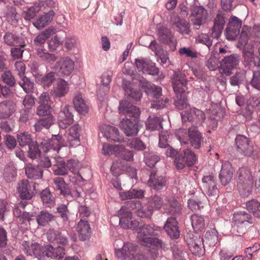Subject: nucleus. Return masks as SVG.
Instances as JSON below:
<instances>
[{
    "label": "nucleus",
    "instance_id": "f257e3e1",
    "mask_svg": "<svg viewBox=\"0 0 260 260\" xmlns=\"http://www.w3.org/2000/svg\"><path fill=\"white\" fill-rule=\"evenodd\" d=\"M160 231V228L153 224L144 225L140 228L138 232V238L141 244L146 246L162 247V242L161 240L149 236L156 235L157 232Z\"/></svg>",
    "mask_w": 260,
    "mask_h": 260
},
{
    "label": "nucleus",
    "instance_id": "f03ea898",
    "mask_svg": "<svg viewBox=\"0 0 260 260\" xmlns=\"http://www.w3.org/2000/svg\"><path fill=\"white\" fill-rule=\"evenodd\" d=\"M237 187L240 192L244 195L249 194L252 191L253 176L250 169L243 166L237 172Z\"/></svg>",
    "mask_w": 260,
    "mask_h": 260
},
{
    "label": "nucleus",
    "instance_id": "7ed1b4c3",
    "mask_svg": "<svg viewBox=\"0 0 260 260\" xmlns=\"http://www.w3.org/2000/svg\"><path fill=\"white\" fill-rule=\"evenodd\" d=\"M222 58L219 61V70L221 74L226 76L232 74V71L236 69L240 62V56L236 54L222 56Z\"/></svg>",
    "mask_w": 260,
    "mask_h": 260
},
{
    "label": "nucleus",
    "instance_id": "20e7f679",
    "mask_svg": "<svg viewBox=\"0 0 260 260\" xmlns=\"http://www.w3.org/2000/svg\"><path fill=\"white\" fill-rule=\"evenodd\" d=\"M236 150L240 155L252 157L254 153L253 146L250 140L244 135H238L235 138Z\"/></svg>",
    "mask_w": 260,
    "mask_h": 260
},
{
    "label": "nucleus",
    "instance_id": "39448f33",
    "mask_svg": "<svg viewBox=\"0 0 260 260\" xmlns=\"http://www.w3.org/2000/svg\"><path fill=\"white\" fill-rule=\"evenodd\" d=\"M190 20L194 25L200 26L205 23L208 17L207 10L196 3L190 6Z\"/></svg>",
    "mask_w": 260,
    "mask_h": 260
},
{
    "label": "nucleus",
    "instance_id": "423d86ee",
    "mask_svg": "<svg viewBox=\"0 0 260 260\" xmlns=\"http://www.w3.org/2000/svg\"><path fill=\"white\" fill-rule=\"evenodd\" d=\"M181 116L183 122H192L199 125H202L206 119L204 112L196 108L182 112Z\"/></svg>",
    "mask_w": 260,
    "mask_h": 260
},
{
    "label": "nucleus",
    "instance_id": "0eeeda50",
    "mask_svg": "<svg viewBox=\"0 0 260 260\" xmlns=\"http://www.w3.org/2000/svg\"><path fill=\"white\" fill-rule=\"evenodd\" d=\"M196 161L197 157L194 153L189 149H185L182 153L176 157L175 164L178 170H182L186 166L193 165Z\"/></svg>",
    "mask_w": 260,
    "mask_h": 260
},
{
    "label": "nucleus",
    "instance_id": "6e6552de",
    "mask_svg": "<svg viewBox=\"0 0 260 260\" xmlns=\"http://www.w3.org/2000/svg\"><path fill=\"white\" fill-rule=\"evenodd\" d=\"M227 20L226 14L218 10L213 19V26L211 29V36L218 39L223 30Z\"/></svg>",
    "mask_w": 260,
    "mask_h": 260
},
{
    "label": "nucleus",
    "instance_id": "1a4fd4ad",
    "mask_svg": "<svg viewBox=\"0 0 260 260\" xmlns=\"http://www.w3.org/2000/svg\"><path fill=\"white\" fill-rule=\"evenodd\" d=\"M75 68V62L70 57H62L57 61L54 67V69L60 74V76L67 77L73 72Z\"/></svg>",
    "mask_w": 260,
    "mask_h": 260
},
{
    "label": "nucleus",
    "instance_id": "9d476101",
    "mask_svg": "<svg viewBox=\"0 0 260 260\" xmlns=\"http://www.w3.org/2000/svg\"><path fill=\"white\" fill-rule=\"evenodd\" d=\"M135 62L138 70L143 74L156 75L158 73L155 63L149 58L141 57L136 58Z\"/></svg>",
    "mask_w": 260,
    "mask_h": 260
},
{
    "label": "nucleus",
    "instance_id": "9b49d317",
    "mask_svg": "<svg viewBox=\"0 0 260 260\" xmlns=\"http://www.w3.org/2000/svg\"><path fill=\"white\" fill-rule=\"evenodd\" d=\"M172 85L176 94L184 93L187 89V80L185 75L180 72H175Z\"/></svg>",
    "mask_w": 260,
    "mask_h": 260
},
{
    "label": "nucleus",
    "instance_id": "f8f14e48",
    "mask_svg": "<svg viewBox=\"0 0 260 260\" xmlns=\"http://www.w3.org/2000/svg\"><path fill=\"white\" fill-rule=\"evenodd\" d=\"M70 108L69 105L61 106V110L58 113V123L59 127L62 129L66 128L74 121L73 115L70 112Z\"/></svg>",
    "mask_w": 260,
    "mask_h": 260
},
{
    "label": "nucleus",
    "instance_id": "ddd939ff",
    "mask_svg": "<svg viewBox=\"0 0 260 260\" xmlns=\"http://www.w3.org/2000/svg\"><path fill=\"white\" fill-rule=\"evenodd\" d=\"M137 252V246L131 242L124 243L121 249H115V254L118 258L123 260H130Z\"/></svg>",
    "mask_w": 260,
    "mask_h": 260
},
{
    "label": "nucleus",
    "instance_id": "4468645a",
    "mask_svg": "<svg viewBox=\"0 0 260 260\" xmlns=\"http://www.w3.org/2000/svg\"><path fill=\"white\" fill-rule=\"evenodd\" d=\"M118 215L121 217L119 219V224L123 229H132L137 226V222L132 217L131 211L126 207H122L118 212Z\"/></svg>",
    "mask_w": 260,
    "mask_h": 260
},
{
    "label": "nucleus",
    "instance_id": "2eb2a0df",
    "mask_svg": "<svg viewBox=\"0 0 260 260\" xmlns=\"http://www.w3.org/2000/svg\"><path fill=\"white\" fill-rule=\"evenodd\" d=\"M149 178L148 180V185L151 188L159 190L162 189L166 185V180L164 176L157 173L155 169L149 172Z\"/></svg>",
    "mask_w": 260,
    "mask_h": 260
},
{
    "label": "nucleus",
    "instance_id": "dca6fc26",
    "mask_svg": "<svg viewBox=\"0 0 260 260\" xmlns=\"http://www.w3.org/2000/svg\"><path fill=\"white\" fill-rule=\"evenodd\" d=\"M163 208L165 213L173 216L172 217H175V218L181 214L182 210L181 204L174 198L166 199Z\"/></svg>",
    "mask_w": 260,
    "mask_h": 260
},
{
    "label": "nucleus",
    "instance_id": "f3484780",
    "mask_svg": "<svg viewBox=\"0 0 260 260\" xmlns=\"http://www.w3.org/2000/svg\"><path fill=\"white\" fill-rule=\"evenodd\" d=\"M100 131L103 136L109 141L120 142L122 138L119 135L118 129L108 124H102L100 126Z\"/></svg>",
    "mask_w": 260,
    "mask_h": 260
},
{
    "label": "nucleus",
    "instance_id": "a211bd4d",
    "mask_svg": "<svg viewBox=\"0 0 260 260\" xmlns=\"http://www.w3.org/2000/svg\"><path fill=\"white\" fill-rule=\"evenodd\" d=\"M69 91V85L67 81L62 79H58L56 84L50 91L53 98H60L64 96Z\"/></svg>",
    "mask_w": 260,
    "mask_h": 260
},
{
    "label": "nucleus",
    "instance_id": "6ab92c4d",
    "mask_svg": "<svg viewBox=\"0 0 260 260\" xmlns=\"http://www.w3.org/2000/svg\"><path fill=\"white\" fill-rule=\"evenodd\" d=\"M187 243L190 251L193 255L199 256L203 255L204 253V242L200 237L193 236L192 238L187 237Z\"/></svg>",
    "mask_w": 260,
    "mask_h": 260
},
{
    "label": "nucleus",
    "instance_id": "aec40b11",
    "mask_svg": "<svg viewBox=\"0 0 260 260\" xmlns=\"http://www.w3.org/2000/svg\"><path fill=\"white\" fill-rule=\"evenodd\" d=\"M158 37L161 42L169 44L171 50H175L177 42L169 28L165 26L160 27L158 30Z\"/></svg>",
    "mask_w": 260,
    "mask_h": 260
},
{
    "label": "nucleus",
    "instance_id": "412c9836",
    "mask_svg": "<svg viewBox=\"0 0 260 260\" xmlns=\"http://www.w3.org/2000/svg\"><path fill=\"white\" fill-rule=\"evenodd\" d=\"M139 81L140 86L148 95H150L156 99H158L161 95L160 87L148 82L142 77L139 78Z\"/></svg>",
    "mask_w": 260,
    "mask_h": 260
},
{
    "label": "nucleus",
    "instance_id": "4be33fe9",
    "mask_svg": "<svg viewBox=\"0 0 260 260\" xmlns=\"http://www.w3.org/2000/svg\"><path fill=\"white\" fill-rule=\"evenodd\" d=\"M118 110L120 114L125 115L129 117L137 118L140 114L139 108L126 100H122L120 102Z\"/></svg>",
    "mask_w": 260,
    "mask_h": 260
},
{
    "label": "nucleus",
    "instance_id": "5701e85b",
    "mask_svg": "<svg viewBox=\"0 0 260 260\" xmlns=\"http://www.w3.org/2000/svg\"><path fill=\"white\" fill-rule=\"evenodd\" d=\"M17 191L19 197L22 200H30L35 194L29 182L26 179L18 182Z\"/></svg>",
    "mask_w": 260,
    "mask_h": 260
},
{
    "label": "nucleus",
    "instance_id": "b1692460",
    "mask_svg": "<svg viewBox=\"0 0 260 260\" xmlns=\"http://www.w3.org/2000/svg\"><path fill=\"white\" fill-rule=\"evenodd\" d=\"M202 181L207 194L209 197H216L218 194L216 178L212 175H205L203 177Z\"/></svg>",
    "mask_w": 260,
    "mask_h": 260
},
{
    "label": "nucleus",
    "instance_id": "393cba45",
    "mask_svg": "<svg viewBox=\"0 0 260 260\" xmlns=\"http://www.w3.org/2000/svg\"><path fill=\"white\" fill-rule=\"evenodd\" d=\"M119 125L127 136H136L139 132L138 122L136 120L132 121L127 118L123 119Z\"/></svg>",
    "mask_w": 260,
    "mask_h": 260
},
{
    "label": "nucleus",
    "instance_id": "a878e982",
    "mask_svg": "<svg viewBox=\"0 0 260 260\" xmlns=\"http://www.w3.org/2000/svg\"><path fill=\"white\" fill-rule=\"evenodd\" d=\"M16 104L12 100H6L0 103V119L9 118L15 111Z\"/></svg>",
    "mask_w": 260,
    "mask_h": 260
},
{
    "label": "nucleus",
    "instance_id": "bb28decb",
    "mask_svg": "<svg viewBox=\"0 0 260 260\" xmlns=\"http://www.w3.org/2000/svg\"><path fill=\"white\" fill-rule=\"evenodd\" d=\"M47 239L52 243L66 245L68 244L69 240L66 231H50L47 234Z\"/></svg>",
    "mask_w": 260,
    "mask_h": 260
},
{
    "label": "nucleus",
    "instance_id": "cd10ccee",
    "mask_svg": "<svg viewBox=\"0 0 260 260\" xmlns=\"http://www.w3.org/2000/svg\"><path fill=\"white\" fill-rule=\"evenodd\" d=\"M164 229L172 239H176L180 236V231L175 217L168 218L164 225Z\"/></svg>",
    "mask_w": 260,
    "mask_h": 260
},
{
    "label": "nucleus",
    "instance_id": "c85d7f7f",
    "mask_svg": "<svg viewBox=\"0 0 260 260\" xmlns=\"http://www.w3.org/2000/svg\"><path fill=\"white\" fill-rule=\"evenodd\" d=\"M45 256L55 259H61L65 255V249L63 246H58L54 248L51 245L47 244L45 246Z\"/></svg>",
    "mask_w": 260,
    "mask_h": 260
},
{
    "label": "nucleus",
    "instance_id": "c756f323",
    "mask_svg": "<svg viewBox=\"0 0 260 260\" xmlns=\"http://www.w3.org/2000/svg\"><path fill=\"white\" fill-rule=\"evenodd\" d=\"M4 42L9 46L24 47L26 45L23 37L16 34L7 32L4 36Z\"/></svg>",
    "mask_w": 260,
    "mask_h": 260
},
{
    "label": "nucleus",
    "instance_id": "7c9ffc66",
    "mask_svg": "<svg viewBox=\"0 0 260 260\" xmlns=\"http://www.w3.org/2000/svg\"><path fill=\"white\" fill-rule=\"evenodd\" d=\"M188 136L191 146L196 149L200 148L202 141V136L196 126H191L188 128Z\"/></svg>",
    "mask_w": 260,
    "mask_h": 260
},
{
    "label": "nucleus",
    "instance_id": "2f4dec72",
    "mask_svg": "<svg viewBox=\"0 0 260 260\" xmlns=\"http://www.w3.org/2000/svg\"><path fill=\"white\" fill-rule=\"evenodd\" d=\"M233 175V169L229 162L224 163L222 165L219 178L223 185H227L232 180Z\"/></svg>",
    "mask_w": 260,
    "mask_h": 260
},
{
    "label": "nucleus",
    "instance_id": "473e14b6",
    "mask_svg": "<svg viewBox=\"0 0 260 260\" xmlns=\"http://www.w3.org/2000/svg\"><path fill=\"white\" fill-rule=\"evenodd\" d=\"M80 127L78 124L72 126L69 129L67 142L70 146H76L80 144Z\"/></svg>",
    "mask_w": 260,
    "mask_h": 260
},
{
    "label": "nucleus",
    "instance_id": "72a5a7b5",
    "mask_svg": "<svg viewBox=\"0 0 260 260\" xmlns=\"http://www.w3.org/2000/svg\"><path fill=\"white\" fill-rule=\"evenodd\" d=\"M25 172L27 177L30 179H39L43 176V170L39 165L28 164L25 168Z\"/></svg>",
    "mask_w": 260,
    "mask_h": 260
},
{
    "label": "nucleus",
    "instance_id": "f704fd0d",
    "mask_svg": "<svg viewBox=\"0 0 260 260\" xmlns=\"http://www.w3.org/2000/svg\"><path fill=\"white\" fill-rule=\"evenodd\" d=\"M122 86L124 90L125 94H127L129 97L135 99L136 101L140 100L142 96V92L133 88V84L126 80H122Z\"/></svg>",
    "mask_w": 260,
    "mask_h": 260
},
{
    "label": "nucleus",
    "instance_id": "c9c22d12",
    "mask_svg": "<svg viewBox=\"0 0 260 260\" xmlns=\"http://www.w3.org/2000/svg\"><path fill=\"white\" fill-rule=\"evenodd\" d=\"M54 15V13L53 11L45 13L33 22V25L38 29H42L52 21Z\"/></svg>",
    "mask_w": 260,
    "mask_h": 260
},
{
    "label": "nucleus",
    "instance_id": "e433bc0d",
    "mask_svg": "<svg viewBox=\"0 0 260 260\" xmlns=\"http://www.w3.org/2000/svg\"><path fill=\"white\" fill-rule=\"evenodd\" d=\"M233 221L234 223L238 225L242 224L248 225L253 223V219L251 216L245 211L235 213L233 215Z\"/></svg>",
    "mask_w": 260,
    "mask_h": 260
},
{
    "label": "nucleus",
    "instance_id": "4c0bfd02",
    "mask_svg": "<svg viewBox=\"0 0 260 260\" xmlns=\"http://www.w3.org/2000/svg\"><path fill=\"white\" fill-rule=\"evenodd\" d=\"M77 230L79 238L82 241L86 240L90 236V227L86 220L81 219L77 224Z\"/></svg>",
    "mask_w": 260,
    "mask_h": 260
},
{
    "label": "nucleus",
    "instance_id": "58836bf2",
    "mask_svg": "<svg viewBox=\"0 0 260 260\" xmlns=\"http://www.w3.org/2000/svg\"><path fill=\"white\" fill-rule=\"evenodd\" d=\"M73 104L77 111L82 114H85L88 112V108L82 95L76 93L73 99Z\"/></svg>",
    "mask_w": 260,
    "mask_h": 260
},
{
    "label": "nucleus",
    "instance_id": "ea45409f",
    "mask_svg": "<svg viewBox=\"0 0 260 260\" xmlns=\"http://www.w3.org/2000/svg\"><path fill=\"white\" fill-rule=\"evenodd\" d=\"M55 219V216L47 210L41 211L38 214L36 221L38 224L42 226H45L50 222Z\"/></svg>",
    "mask_w": 260,
    "mask_h": 260
},
{
    "label": "nucleus",
    "instance_id": "a19ab883",
    "mask_svg": "<svg viewBox=\"0 0 260 260\" xmlns=\"http://www.w3.org/2000/svg\"><path fill=\"white\" fill-rule=\"evenodd\" d=\"M4 17L12 25H16L19 21L20 16L16 9L12 6H7L4 12Z\"/></svg>",
    "mask_w": 260,
    "mask_h": 260
},
{
    "label": "nucleus",
    "instance_id": "79ce46f5",
    "mask_svg": "<svg viewBox=\"0 0 260 260\" xmlns=\"http://www.w3.org/2000/svg\"><path fill=\"white\" fill-rule=\"evenodd\" d=\"M203 242L210 247L215 246L219 242L218 233L217 230L215 229L208 230L205 234Z\"/></svg>",
    "mask_w": 260,
    "mask_h": 260
},
{
    "label": "nucleus",
    "instance_id": "37998d69",
    "mask_svg": "<svg viewBox=\"0 0 260 260\" xmlns=\"http://www.w3.org/2000/svg\"><path fill=\"white\" fill-rule=\"evenodd\" d=\"M253 53L254 50L252 48L249 51H245L244 52V63L245 67L251 64L257 67H260V58L258 59V57H255Z\"/></svg>",
    "mask_w": 260,
    "mask_h": 260
},
{
    "label": "nucleus",
    "instance_id": "c03bdc74",
    "mask_svg": "<svg viewBox=\"0 0 260 260\" xmlns=\"http://www.w3.org/2000/svg\"><path fill=\"white\" fill-rule=\"evenodd\" d=\"M55 119L52 115H48L47 116L38 120L34 125L36 131H40L43 127L49 128L54 123Z\"/></svg>",
    "mask_w": 260,
    "mask_h": 260
},
{
    "label": "nucleus",
    "instance_id": "a18cd8bd",
    "mask_svg": "<svg viewBox=\"0 0 260 260\" xmlns=\"http://www.w3.org/2000/svg\"><path fill=\"white\" fill-rule=\"evenodd\" d=\"M147 128L151 131L162 129V119L154 115L150 116L146 122Z\"/></svg>",
    "mask_w": 260,
    "mask_h": 260
},
{
    "label": "nucleus",
    "instance_id": "49530a36",
    "mask_svg": "<svg viewBox=\"0 0 260 260\" xmlns=\"http://www.w3.org/2000/svg\"><path fill=\"white\" fill-rule=\"evenodd\" d=\"M119 196L122 200L139 199L143 197L144 191L142 189H131L128 191L120 192Z\"/></svg>",
    "mask_w": 260,
    "mask_h": 260
},
{
    "label": "nucleus",
    "instance_id": "de8ad7c7",
    "mask_svg": "<svg viewBox=\"0 0 260 260\" xmlns=\"http://www.w3.org/2000/svg\"><path fill=\"white\" fill-rule=\"evenodd\" d=\"M40 198L43 204L46 207H50L55 203V196L48 188L43 190L40 193Z\"/></svg>",
    "mask_w": 260,
    "mask_h": 260
},
{
    "label": "nucleus",
    "instance_id": "09e8293b",
    "mask_svg": "<svg viewBox=\"0 0 260 260\" xmlns=\"http://www.w3.org/2000/svg\"><path fill=\"white\" fill-rule=\"evenodd\" d=\"M48 145L53 150L58 151L61 147L66 145V143L62 136L58 134L52 136Z\"/></svg>",
    "mask_w": 260,
    "mask_h": 260
},
{
    "label": "nucleus",
    "instance_id": "8fccbe9b",
    "mask_svg": "<svg viewBox=\"0 0 260 260\" xmlns=\"http://www.w3.org/2000/svg\"><path fill=\"white\" fill-rule=\"evenodd\" d=\"M53 181L56 189L60 191L61 194L66 196L71 193L68 185L65 183L62 178L56 177L53 179Z\"/></svg>",
    "mask_w": 260,
    "mask_h": 260
},
{
    "label": "nucleus",
    "instance_id": "3c124183",
    "mask_svg": "<svg viewBox=\"0 0 260 260\" xmlns=\"http://www.w3.org/2000/svg\"><path fill=\"white\" fill-rule=\"evenodd\" d=\"M37 54L42 60L52 64L57 59V57L54 54L48 53L45 49L39 48L37 51Z\"/></svg>",
    "mask_w": 260,
    "mask_h": 260
},
{
    "label": "nucleus",
    "instance_id": "603ef678",
    "mask_svg": "<svg viewBox=\"0 0 260 260\" xmlns=\"http://www.w3.org/2000/svg\"><path fill=\"white\" fill-rule=\"evenodd\" d=\"M191 225L196 232L202 231L205 227V221L203 217L197 214H193L190 217Z\"/></svg>",
    "mask_w": 260,
    "mask_h": 260
},
{
    "label": "nucleus",
    "instance_id": "864d4df0",
    "mask_svg": "<svg viewBox=\"0 0 260 260\" xmlns=\"http://www.w3.org/2000/svg\"><path fill=\"white\" fill-rule=\"evenodd\" d=\"M53 29L48 28L40 33L34 39V45L37 46H40L43 45L46 40L50 36Z\"/></svg>",
    "mask_w": 260,
    "mask_h": 260
},
{
    "label": "nucleus",
    "instance_id": "5fc2aeb1",
    "mask_svg": "<svg viewBox=\"0 0 260 260\" xmlns=\"http://www.w3.org/2000/svg\"><path fill=\"white\" fill-rule=\"evenodd\" d=\"M17 141L19 145L23 147L26 146H29L31 144L32 141L31 135L27 132L20 133L17 135Z\"/></svg>",
    "mask_w": 260,
    "mask_h": 260
},
{
    "label": "nucleus",
    "instance_id": "6e6d98bb",
    "mask_svg": "<svg viewBox=\"0 0 260 260\" xmlns=\"http://www.w3.org/2000/svg\"><path fill=\"white\" fill-rule=\"evenodd\" d=\"M39 145L37 141H34L28 146L27 156L31 159H38L41 155V151L39 148Z\"/></svg>",
    "mask_w": 260,
    "mask_h": 260
},
{
    "label": "nucleus",
    "instance_id": "4d7b16f0",
    "mask_svg": "<svg viewBox=\"0 0 260 260\" xmlns=\"http://www.w3.org/2000/svg\"><path fill=\"white\" fill-rule=\"evenodd\" d=\"M126 145L131 149L137 151H143L146 148V145L139 138L128 140L126 142Z\"/></svg>",
    "mask_w": 260,
    "mask_h": 260
},
{
    "label": "nucleus",
    "instance_id": "13d9d810",
    "mask_svg": "<svg viewBox=\"0 0 260 260\" xmlns=\"http://www.w3.org/2000/svg\"><path fill=\"white\" fill-rule=\"evenodd\" d=\"M19 84L25 92L29 93L34 92V83L25 76L20 78Z\"/></svg>",
    "mask_w": 260,
    "mask_h": 260
},
{
    "label": "nucleus",
    "instance_id": "bf43d9fd",
    "mask_svg": "<svg viewBox=\"0 0 260 260\" xmlns=\"http://www.w3.org/2000/svg\"><path fill=\"white\" fill-rule=\"evenodd\" d=\"M40 11V6L39 4L35 3L34 5L30 8H27L26 10L23 11L22 15L25 20H30L34 18Z\"/></svg>",
    "mask_w": 260,
    "mask_h": 260
},
{
    "label": "nucleus",
    "instance_id": "052dcab7",
    "mask_svg": "<svg viewBox=\"0 0 260 260\" xmlns=\"http://www.w3.org/2000/svg\"><path fill=\"white\" fill-rule=\"evenodd\" d=\"M246 208L255 217L260 218V203L257 200H252L247 202Z\"/></svg>",
    "mask_w": 260,
    "mask_h": 260
},
{
    "label": "nucleus",
    "instance_id": "680f3d73",
    "mask_svg": "<svg viewBox=\"0 0 260 260\" xmlns=\"http://www.w3.org/2000/svg\"><path fill=\"white\" fill-rule=\"evenodd\" d=\"M148 204L152 210H158L164 205L162 199L158 194L151 196L149 199Z\"/></svg>",
    "mask_w": 260,
    "mask_h": 260
},
{
    "label": "nucleus",
    "instance_id": "e2e57ef3",
    "mask_svg": "<svg viewBox=\"0 0 260 260\" xmlns=\"http://www.w3.org/2000/svg\"><path fill=\"white\" fill-rule=\"evenodd\" d=\"M144 155L145 163L150 168L154 167L155 164L160 160L159 157L153 152H146Z\"/></svg>",
    "mask_w": 260,
    "mask_h": 260
},
{
    "label": "nucleus",
    "instance_id": "0e129e2a",
    "mask_svg": "<svg viewBox=\"0 0 260 260\" xmlns=\"http://www.w3.org/2000/svg\"><path fill=\"white\" fill-rule=\"evenodd\" d=\"M55 80V73L51 72L47 73L46 75L43 76L40 75V77H38L37 80L40 82L44 86H49Z\"/></svg>",
    "mask_w": 260,
    "mask_h": 260
},
{
    "label": "nucleus",
    "instance_id": "69168bd1",
    "mask_svg": "<svg viewBox=\"0 0 260 260\" xmlns=\"http://www.w3.org/2000/svg\"><path fill=\"white\" fill-rule=\"evenodd\" d=\"M245 79L244 72H237L230 78V84L233 86H239Z\"/></svg>",
    "mask_w": 260,
    "mask_h": 260
},
{
    "label": "nucleus",
    "instance_id": "338daca9",
    "mask_svg": "<svg viewBox=\"0 0 260 260\" xmlns=\"http://www.w3.org/2000/svg\"><path fill=\"white\" fill-rule=\"evenodd\" d=\"M177 99L175 101V105L179 110H183L188 105L186 97L183 93L176 94Z\"/></svg>",
    "mask_w": 260,
    "mask_h": 260
},
{
    "label": "nucleus",
    "instance_id": "774afa93",
    "mask_svg": "<svg viewBox=\"0 0 260 260\" xmlns=\"http://www.w3.org/2000/svg\"><path fill=\"white\" fill-rule=\"evenodd\" d=\"M56 210L57 213L59 214L63 221H67L69 220L70 211L67 205L59 204L57 205Z\"/></svg>",
    "mask_w": 260,
    "mask_h": 260
}]
</instances>
